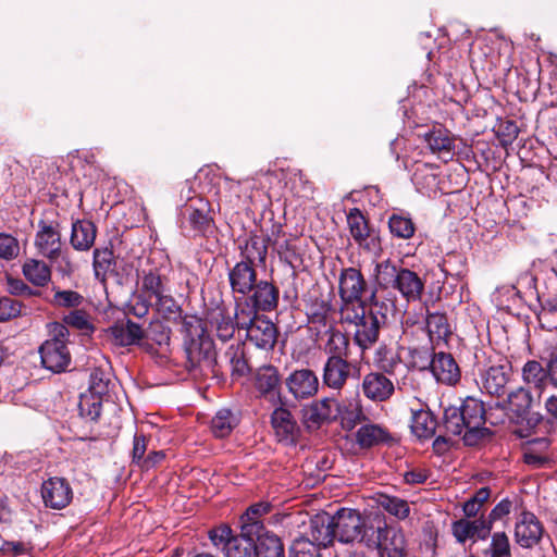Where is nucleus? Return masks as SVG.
<instances>
[{
	"instance_id": "nucleus-60",
	"label": "nucleus",
	"mask_w": 557,
	"mask_h": 557,
	"mask_svg": "<svg viewBox=\"0 0 557 557\" xmlns=\"http://www.w3.org/2000/svg\"><path fill=\"white\" fill-rule=\"evenodd\" d=\"M377 364L384 373L389 375L396 372V369L401 366V359L399 356L388 349L386 347H381L377 350Z\"/></svg>"
},
{
	"instance_id": "nucleus-51",
	"label": "nucleus",
	"mask_w": 557,
	"mask_h": 557,
	"mask_svg": "<svg viewBox=\"0 0 557 557\" xmlns=\"http://www.w3.org/2000/svg\"><path fill=\"white\" fill-rule=\"evenodd\" d=\"M276 250L280 259L292 268H296V265L301 262L297 238H286L282 242H276Z\"/></svg>"
},
{
	"instance_id": "nucleus-48",
	"label": "nucleus",
	"mask_w": 557,
	"mask_h": 557,
	"mask_svg": "<svg viewBox=\"0 0 557 557\" xmlns=\"http://www.w3.org/2000/svg\"><path fill=\"white\" fill-rule=\"evenodd\" d=\"M272 504L270 502H259L249 506L246 512L242 516V527L246 528L248 524L265 525L264 517L272 511Z\"/></svg>"
},
{
	"instance_id": "nucleus-2",
	"label": "nucleus",
	"mask_w": 557,
	"mask_h": 557,
	"mask_svg": "<svg viewBox=\"0 0 557 557\" xmlns=\"http://www.w3.org/2000/svg\"><path fill=\"white\" fill-rule=\"evenodd\" d=\"M51 337L47 339L39 349L42 366L60 373L66 370L71 362V354L67 348L69 329L65 325L54 322L50 324Z\"/></svg>"
},
{
	"instance_id": "nucleus-55",
	"label": "nucleus",
	"mask_w": 557,
	"mask_h": 557,
	"mask_svg": "<svg viewBox=\"0 0 557 557\" xmlns=\"http://www.w3.org/2000/svg\"><path fill=\"white\" fill-rule=\"evenodd\" d=\"M308 323L315 337L322 338L325 333L336 327L335 311L310 318Z\"/></svg>"
},
{
	"instance_id": "nucleus-57",
	"label": "nucleus",
	"mask_w": 557,
	"mask_h": 557,
	"mask_svg": "<svg viewBox=\"0 0 557 557\" xmlns=\"http://www.w3.org/2000/svg\"><path fill=\"white\" fill-rule=\"evenodd\" d=\"M320 547L309 541L308 536L296 537L289 547V557H319Z\"/></svg>"
},
{
	"instance_id": "nucleus-16",
	"label": "nucleus",
	"mask_w": 557,
	"mask_h": 557,
	"mask_svg": "<svg viewBox=\"0 0 557 557\" xmlns=\"http://www.w3.org/2000/svg\"><path fill=\"white\" fill-rule=\"evenodd\" d=\"M271 425L280 443L285 445L296 443L299 426L288 409L284 407L275 408L271 414Z\"/></svg>"
},
{
	"instance_id": "nucleus-20",
	"label": "nucleus",
	"mask_w": 557,
	"mask_h": 557,
	"mask_svg": "<svg viewBox=\"0 0 557 557\" xmlns=\"http://www.w3.org/2000/svg\"><path fill=\"white\" fill-rule=\"evenodd\" d=\"M255 387L261 397L275 403L281 399V376L274 366L260 367L255 374Z\"/></svg>"
},
{
	"instance_id": "nucleus-14",
	"label": "nucleus",
	"mask_w": 557,
	"mask_h": 557,
	"mask_svg": "<svg viewBox=\"0 0 557 557\" xmlns=\"http://www.w3.org/2000/svg\"><path fill=\"white\" fill-rule=\"evenodd\" d=\"M288 392L298 400L308 399L319 391V380L310 369L293 371L285 381Z\"/></svg>"
},
{
	"instance_id": "nucleus-40",
	"label": "nucleus",
	"mask_w": 557,
	"mask_h": 557,
	"mask_svg": "<svg viewBox=\"0 0 557 557\" xmlns=\"http://www.w3.org/2000/svg\"><path fill=\"white\" fill-rule=\"evenodd\" d=\"M181 318V333L184 335V344L197 342L202 337H210L203 321L197 315H184Z\"/></svg>"
},
{
	"instance_id": "nucleus-61",
	"label": "nucleus",
	"mask_w": 557,
	"mask_h": 557,
	"mask_svg": "<svg viewBox=\"0 0 557 557\" xmlns=\"http://www.w3.org/2000/svg\"><path fill=\"white\" fill-rule=\"evenodd\" d=\"M235 536L236 535H233L232 529L227 524H221L208 532V537L211 543L216 548L222 549L223 553H225L228 542H231Z\"/></svg>"
},
{
	"instance_id": "nucleus-22",
	"label": "nucleus",
	"mask_w": 557,
	"mask_h": 557,
	"mask_svg": "<svg viewBox=\"0 0 557 557\" xmlns=\"http://www.w3.org/2000/svg\"><path fill=\"white\" fill-rule=\"evenodd\" d=\"M451 532L459 543L486 540L491 534V523L483 517L474 520L460 519L453 522Z\"/></svg>"
},
{
	"instance_id": "nucleus-26",
	"label": "nucleus",
	"mask_w": 557,
	"mask_h": 557,
	"mask_svg": "<svg viewBox=\"0 0 557 557\" xmlns=\"http://www.w3.org/2000/svg\"><path fill=\"white\" fill-rule=\"evenodd\" d=\"M437 420L426 405H420V408H411L412 434L423 441L432 438L435 435Z\"/></svg>"
},
{
	"instance_id": "nucleus-35",
	"label": "nucleus",
	"mask_w": 557,
	"mask_h": 557,
	"mask_svg": "<svg viewBox=\"0 0 557 557\" xmlns=\"http://www.w3.org/2000/svg\"><path fill=\"white\" fill-rule=\"evenodd\" d=\"M235 298V314L234 321L239 330H247L257 319L261 315L258 314L259 310L251 301L245 296H234Z\"/></svg>"
},
{
	"instance_id": "nucleus-54",
	"label": "nucleus",
	"mask_w": 557,
	"mask_h": 557,
	"mask_svg": "<svg viewBox=\"0 0 557 557\" xmlns=\"http://www.w3.org/2000/svg\"><path fill=\"white\" fill-rule=\"evenodd\" d=\"M63 325L74 327L85 334L94 332V325L90 322V317L85 310L75 309L69 312L63 318Z\"/></svg>"
},
{
	"instance_id": "nucleus-62",
	"label": "nucleus",
	"mask_w": 557,
	"mask_h": 557,
	"mask_svg": "<svg viewBox=\"0 0 557 557\" xmlns=\"http://www.w3.org/2000/svg\"><path fill=\"white\" fill-rule=\"evenodd\" d=\"M84 302V297L75 290H57L52 304L58 307L77 308Z\"/></svg>"
},
{
	"instance_id": "nucleus-41",
	"label": "nucleus",
	"mask_w": 557,
	"mask_h": 557,
	"mask_svg": "<svg viewBox=\"0 0 557 557\" xmlns=\"http://www.w3.org/2000/svg\"><path fill=\"white\" fill-rule=\"evenodd\" d=\"M224 358L230 364L231 375L234 380L248 373V363L245 359L244 349L239 345L230 346L224 354Z\"/></svg>"
},
{
	"instance_id": "nucleus-44",
	"label": "nucleus",
	"mask_w": 557,
	"mask_h": 557,
	"mask_svg": "<svg viewBox=\"0 0 557 557\" xmlns=\"http://www.w3.org/2000/svg\"><path fill=\"white\" fill-rule=\"evenodd\" d=\"M237 424V419L230 409H221L212 418L211 431L214 436L223 438L227 436L234 426Z\"/></svg>"
},
{
	"instance_id": "nucleus-23",
	"label": "nucleus",
	"mask_w": 557,
	"mask_h": 557,
	"mask_svg": "<svg viewBox=\"0 0 557 557\" xmlns=\"http://www.w3.org/2000/svg\"><path fill=\"white\" fill-rule=\"evenodd\" d=\"M246 336L256 347L269 350L276 343L277 329L272 321L261 315L246 330Z\"/></svg>"
},
{
	"instance_id": "nucleus-43",
	"label": "nucleus",
	"mask_w": 557,
	"mask_h": 557,
	"mask_svg": "<svg viewBox=\"0 0 557 557\" xmlns=\"http://www.w3.org/2000/svg\"><path fill=\"white\" fill-rule=\"evenodd\" d=\"M535 401H540L537 394L533 396L528 387H519L508 394V403L517 414L525 413Z\"/></svg>"
},
{
	"instance_id": "nucleus-21",
	"label": "nucleus",
	"mask_w": 557,
	"mask_h": 557,
	"mask_svg": "<svg viewBox=\"0 0 557 557\" xmlns=\"http://www.w3.org/2000/svg\"><path fill=\"white\" fill-rule=\"evenodd\" d=\"M107 332L115 345L123 347L138 344L145 335L143 326L127 318L115 321Z\"/></svg>"
},
{
	"instance_id": "nucleus-52",
	"label": "nucleus",
	"mask_w": 557,
	"mask_h": 557,
	"mask_svg": "<svg viewBox=\"0 0 557 557\" xmlns=\"http://www.w3.org/2000/svg\"><path fill=\"white\" fill-rule=\"evenodd\" d=\"M110 381V373L101 367H96L91 370L89 375L88 392L103 397L109 392Z\"/></svg>"
},
{
	"instance_id": "nucleus-64",
	"label": "nucleus",
	"mask_w": 557,
	"mask_h": 557,
	"mask_svg": "<svg viewBox=\"0 0 557 557\" xmlns=\"http://www.w3.org/2000/svg\"><path fill=\"white\" fill-rule=\"evenodd\" d=\"M492 557H510V543L505 532H495L491 542Z\"/></svg>"
},
{
	"instance_id": "nucleus-31",
	"label": "nucleus",
	"mask_w": 557,
	"mask_h": 557,
	"mask_svg": "<svg viewBox=\"0 0 557 557\" xmlns=\"http://www.w3.org/2000/svg\"><path fill=\"white\" fill-rule=\"evenodd\" d=\"M96 235L97 227L91 221L76 220L72 224L70 243L75 250L87 251L94 246Z\"/></svg>"
},
{
	"instance_id": "nucleus-58",
	"label": "nucleus",
	"mask_w": 557,
	"mask_h": 557,
	"mask_svg": "<svg viewBox=\"0 0 557 557\" xmlns=\"http://www.w3.org/2000/svg\"><path fill=\"white\" fill-rule=\"evenodd\" d=\"M18 239L9 233H0V259L5 261L14 260L20 255Z\"/></svg>"
},
{
	"instance_id": "nucleus-7",
	"label": "nucleus",
	"mask_w": 557,
	"mask_h": 557,
	"mask_svg": "<svg viewBox=\"0 0 557 557\" xmlns=\"http://www.w3.org/2000/svg\"><path fill=\"white\" fill-rule=\"evenodd\" d=\"M465 417L467 431L463 434V442L469 445H475L481 440L487 429L485 424V410L483 403L473 397H467L459 407Z\"/></svg>"
},
{
	"instance_id": "nucleus-46",
	"label": "nucleus",
	"mask_w": 557,
	"mask_h": 557,
	"mask_svg": "<svg viewBox=\"0 0 557 557\" xmlns=\"http://www.w3.org/2000/svg\"><path fill=\"white\" fill-rule=\"evenodd\" d=\"M347 223L354 239L362 245L369 236V227L361 211L357 208L351 209L347 214Z\"/></svg>"
},
{
	"instance_id": "nucleus-11",
	"label": "nucleus",
	"mask_w": 557,
	"mask_h": 557,
	"mask_svg": "<svg viewBox=\"0 0 557 557\" xmlns=\"http://www.w3.org/2000/svg\"><path fill=\"white\" fill-rule=\"evenodd\" d=\"M511 376V363L500 359L481 373V389L492 396L500 397L506 394L507 384Z\"/></svg>"
},
{
	"instance_id": "nucleus-53",
	"label": "nucleus",
	"mask_w": 557,
	"mask_h": 557,
	"mask_svg": "<svg viewBox=\"0 0 557 557\" xmlns=\"http://www.w3.org/2000/svg\"><path fill=\"white\" fill-rule=\"evenodd\" d=\"M388 227L394 236L404 239L412 237L416 231L412 220L399 214H393L389 218Z\"/></svg>"
},
{
	"instance_id": "nucleus-4",
	"label": "nucleus",
	"mask_w": 557,
	"mask_h": 557,
	"mask_svg": "<svg viewBox=\"0 0 557 557\" xmlns=\"http://www.w3.org/2000/svg\"><path fill=\"white\" fill-rule=\"evenodd\" d=\"M332 519L335 540L344 544L363 542L367 523L359 510L341 508L332 516Z\"/></svg>"
},
{
	"instance_id": "nucleus-5",
	"label": "nucleus",
	"mask_w": 557,
	"mask_h": 557,
	"mask_svg": "<svg viewBox=\"0 0 557 557\" xmlns=\"http://www.w3.org/2000/svg\"><path fill=\"white\" fill-rule=\"evenodd\" d=\"M243 535L252 541L256 557H285L282 540L265 525L248 524L243 528Z\"/></svg>"
},
{
	"instance_id": "nucleus-28",
	"label": "nucleus",
	"mask_w": 557,
	"mask_h": 557,
	"mask_svg": "<svg viewBox=\"0 0 557 557\" xmlns=\"http://www.w3.org/2000/svg\"><path fill=\"white\" fill-rule=\"evenodd\" d=\"M398 280L395 281L394 289L398 290L399 294L408 301H418L421 299L424 290V281L409 269H400Z\"/></svg>"
},
{
	"instance_id": "nucleus-13",
	"label": "nucleus",
	"mask_w": 557,
	"mask_h": 557,
	"mask_svg": "<svg viewBox=\"0 0 557 557\" xmlns=\"http://www.w3.org/2000/svg\"><path fill=\"white\" fill-rule=\"evenodd\" d=\"M58 224L39 221L35 237V246L39 253L53 261L61 256V233Z\"/></svg>"
},
{
	"instance_id": "nucleus-17",
	"label": "nucleus",
	"mask_w": 557,
	"mask_h": 557,
	"mask_svg": "<svg viewBox=\"0 0 557 557\" xmlns=\"http://www.w3.org/2000/svg\"><path fill=\"white\" fill-rule=\"evenodd\" d=\"M338 404L336 399L323 398L312 403L304 410V422L308 429H319L322 424L336 419Z\"/></svg>"
},
{
	"instance_id": "nucleus-32",
	"label": "nucleus",
	"mask_w": 557,
	"mask_h": 557,
	"mask_svg": "<svg viewBox=\"0 0 557 557\" xmlns=\"http://www.w3.org/2000/svg\"><path fill=\"white\" fill-rule=\"evenodd\" d=\"M547 379V370L536 360H529L522 367V381L525 387L537 394V399H541Z\"/></svg>"
},
{
	"instance_id": "nucleus-18",
	"label": "nucleus",
	"mask_w": 557,
	"mask_h": 557,
	"mask_svg": "<svg viewBox=\"0 0 557 557\" xmlns=\"http://www.w3.org/2000/svg\"><path fill=\"white\" fill-rule=\"evenodd\" d=\"M430 369L438 383L449 386L457 384L461 376L459 366L448 352H435L431 360Z\"/></svg>"
},
{
	"instance_id": "nucleus-25",
	"label": "nucleus",
	"mask_w": 557,
	"mask_h": 557,
	"mask_svg": "<svg viewBox=\"0 0 557 557\" xmlns=\"http://www.w3.org/2000/svg\"><path fill=\"white\" fill-rule=\"evenodd\" d=\"M246 297L259 311L271 312L278 305L280 290L271 282L261 280Z\"/></svg>"
},
{
	"instance_id": "nucleus-19",
	"label": "nucleus",
	"mask_w": 557,
	"mask_h": 557,
	"mask_svg": "<svg viewBox=\"0 0 557 557\" xmlns=\"http://www.w3.org/2000/svg\"><path fill=\"white\" fill-rule=\"evenodd\" d=\"M361 387L363 395L372 401H386L395 392L394 383L382 372L366 374Z\"/></svg>"
},
{
	"instance_id": "nucleus-6",
	"label": "nucleus",
	"mask_w": 557,
	"mask_h": 557,
	"mask_svg": "<svg viewBox=\"0 0 557 557\" xmlns=\"http://www.w3.org/2000/svg\"><path fill=\"white\" fill-rule=\"evenodd\" d=\"M367 288V281L360 270L351 267L342 269L338 276L341 308H356L359 304H364L361 299Z\"/></svg>"
},
{
	"instance_id": "nucleus-15",
	"label": "nucleus",
	"mask_w": 557,
	"mask_h": 557,
	"mask_svg": "<svg viewBox=\"0 0 557 557\" xmlns=\"http://www.w3.org/2000/svg\"><path fill=\"white\" fill-rule=\"evenodd\" d=\"M228 282L231 290L234 296H248L253 286L259 282L257 280L256 267L247 262H236L233 268L228 270Z\"/></svg>"
},
{
	"instance_id": "nucleus-9",
	"label": "nucleus",
	"mask_w": 557,
	"mask_h": 557,
	"mask_svg": "<svg viewBox=\"0 0 557 557\" xmlns=\"http://www.w3.org/2000/svg\"><path fill=\"white\" fill-rule=\"evenodd\" d=\"M374 542L381 557H405L407 542L400 527L384 523L377 527Z\"/></svg>"
},
{
	"instance_id": "nucleus-38",
	"label": "nucleus",
	"mask_w": 557,
	"mask_h": 557,
	"mask_svg": "<svg viewBox=\"0 0 557 557\" xmlns=\"http://www.w3.org/2000/svg\"><path fill=\"white\" fill-rule=\"evenodd\" d=\"M323 336H326L323 349L327 355V358H331L332 356L342 358L349 357V338L341 330L335 327Z\"/></svg>"
},
{
	"instance_id": "nucleus-37",
	"label": "nucleus",
	"mask_w": 557,
	"mask_h": 557,
	"mask_svg": "<svg viewBox=\"0 0 557 557\" xmlns=\"http://www.w3.org/2000/svg\"><path fill=\"white\" fill-rule=\"evenodd\" d=\"M375 502L379 508L395 517L397 520H405L410 515V506L408 502L400 497L379 493Z\"/></svg>"
},
{
	"instance_id": "nucleus-36",
	"label": "nucleus",
	"mask_w": 557,
	"mask_h": 557,
	"mask_svg": "<svg viewBox=\"0 0 557 557\" xmlns=\"http://www.w3.org/2000/svg\"><path fill=\"white\" fill-rule=\"evenodd\" d=\"M208 320L215 327L216 336L221 341L226 342L234 336L237 325L225 309L216 308L209 314Z\"/></svg>"
},
{
	"instance_id": "nucleus-8",
	"label": "nucleus",
	"mask_w": 557,
	"mask_h": 557,
	"mask_svg": "<svg viewBox=\"0 0 557 557\" xmlns=\"http://www.w3.org/2000/svg\"><path fill=\"white\" fill-rule=\"evenodd\" d=\"M358 374V368L348 358H326L322 371V383L334 391H341L350 377Z\"/></svg>"
},
{
	"instance_id": "nucleus-30",
	"label": "nucleus",
	"mask_w": 557,
	"mask_h": 557,
	"mask_svg": "<svg viewBox=\"0 0 557 557\" xmlns=\"http://www.w3.org/2000/svg\"><path fill=\"white\" fill-rule=\"evenodd\" d=\"M267 253L265 239L260 236L250 235L244 243L239 244L240 262H247L257 268V265L265 263Z\"/></svg>"
},
{
	"instance_id": "nucleus-56",
	"label": "nucleus",
	"mask_w": 557,
	"mask_h": 557,
	"mask_svg": "<svg viewBox=\"0 0 557 557\" xmlns=\"http://www.w3.org/2000/svg\"><path fill=\"white\" fill-rule=\"evenodd\" d=\"M334 308L332 306V301L330 297H324L322 295L309 294L306 300V312L308 319L313 318L315 315L324 314L330 311H333Z\"/></svg>"
},
{
	"instance_id": "nucleus-45",
	"label": "nucleus",
	"mask_w": 557,
	"mask_h": 557,
	"mask_svg": "<svg viewBox=\"0 0 557 557\" xmlns=\"http://www.w3.org/2000/svg\"><path fill=\"white\" fill-rule=\"evenodd\" d=\"M102 409V397L94 395L89 392L81 394L78 410L83 418L96 421L101 413Z\"/></svg>"
},
{
	"instance_id": "nucleus-12",
	"label": "nucleus",
	"mask_w": 557,
	"mask_h": 557,
	"mask_svg": "<svg viewBox=\"0 0 557 557\" xmlns=\"http://www.w3.org/2000/svg\"><path fill=\"white\" fill-rule=\"evenodd\" d=\"M544 528L537 517L530 511H522L515 524V540L523 548L537 545L543 536Z\"/></svg>"
},
{
	"instance_id": "nucleus-27",
	"label": "nucleus",
	"mask_w": 557,
	"mask_h": 557,
	"mask_svg": "<svg viewBox=\"0 0 557 557\" xmlns=\"http://www.w3.org/2000/svg\"><path fill=\"white\" fill-rule=\"evenodd\" d=\"M356 443L360 448L368 449L380 445H389L394 438L388 430L380 424L366 423L356 434Z\"/></svg>"
},
{
	"instance_id": "nucleus-34",
	"label": "nucleus",
	"mask_w": 557,
	"mask_h": 557,
	"mask_svg": "<svg viewBox=\"0 0 557 557\" xmlns=\"http://www.w3.org/2000/svg\"><path fill=\"white\" fill-rule=\"evenodd\" d=\"M22 272L25 278L37 287L46 286L51 280V269L42 260L27 259Z\"/></svg>"
},
{
	"instance_id": "nucleus-42",
	"label": "nucleus",
	"mask_w": 557,
	"mask_h": 557,
	"mask_svg": "<svg viewBox=\"0 0 557 557\" xmlns=\"http://www.w3.org/2000/svg\"><path fill=\"white\" fill-rule=\"evenodd\" d=\"M426 331L431 341L446 339L450 335L447 317L441 312L428 313Z\"/></svg>"
},
{
	"instance_id": "nucleus-47",
	"label": "nucleus",
	"mask_w": 557,
	"mask_h": 557,
	"mask_svg": "<svg viewBox=\"0 0 557 557\" xmlns=\"http://www.w3.org/2000/svg\"><path fill=\"white\" fill-rule=\"evenodd\" d=\"M400 269L394 264L389 259L384 260L375 265V277L377 284L383 288H394L395 281L398 280Z\"/></svg>"
},
{
	"instance_id": "nucleus-29",
	"label": "nucleus",
	"mask_w": 557,
	"mask_h": 557,
	"mask_svg": "<svg viewBox=\"0 0 557 557\" xmlns=\"http://www.w3.org/2000/svg\"><path fill=\"white\" fill-rule=\"evenodd\" d=\"M335 540L332 516L327 513L317 515L310 520L309 541L317 546L327 547Z\"/></svg>"
},
{
	"instance_id": "nucleus-59",
	"label": "nucleus",
	"mask_w": 557,
	"mask_h": 557,
	"mask_svg": "<svg viewBox=\"0 0 557 557\" xmlns=\"http://www.w3.org/2000/svg\"><path fill=\"white\" fill-rule=\"evenodd\" d=\"M156 310L165 319H176L181 317L182 310L177 301L172 296V292L163 296L162 299L153 302Z\"/></svg>"
},
{
	"instance_id": "nucleus-3",
	"label": "nucleus",
	"mask_w": 557,
	"mask_h": 557,
	"mask_svg": "<svg viewBox=\"0 0 557 557\" xmlns=\"http://www.w3.org/2000/svg\"><path fill=\"white\" fill-rule=\"evenodd\" d=\"M184 350L186 355L185 368L191 376L198 379L218 373L214 343L210 337H202L197 342L193 341L184 344Z\"/></svg>"
},
{
	"instance_id": "nucleus-24",
	"label": "nucleus",
	"mask_w": 557,
	"mask_h": 557,
	"mask_svg": "<svg viewBox=\"0 0 557 557\" xmlns=\"http://www.w3.org/2000/svg\"><path fill=\"white\" fill-rule=\"evenodd\" d=\"M139 290L152 302L162 299L171 290L169 277L159 269L144 271Z\"/></svg>"
},
{
	"instance_id": "nucleus-49",
	"label": "nucleus",
	"mask_w": 557,
	"mask_h": 557,
	"mask_svg": "<svg viewBox=\"0 0 557 557\" xmlns=\"http://www.w3.org/2000/svg\"><path fill=\"white\" fill-rule=\"evenodd\" d=\"M224 557H256L252 541L243 535V527H240V534L226 545Z\"/></svg>"
},
{
	"instance_id": "nucleus-63",
	"label": "nucleus",
	"mask_w": 557,
	"mask_h": 557,
	"mask_svg": "<svg viewBox=\"0 0 557 557\" xmlns=\"http://www.w3.org/2000/svg\"><path fill=\"white\" fill-rule=\"evenodd\" d=\"M151 306H153V302L139 290L138 294L129 300L127 310L128 313L137 318H144L148 314Z\"/></svg>"
},
{
	"instance_id": "nucleus-33",
	"label": "nucleus",
	"mask_w": 557,
	"mask_h": 557,
	"mask_svg": "<svg viewBox=\"0 0 557 557\" xmlns=\"http://www.w3.org/2000/svg\"><path fill=\"white\" fill-rule=\"evenodd\" d=\"M424 140L432 153L437 154L444 160L453 157L455 144L447 131L442 128L433 129L425 134Z\"/></svg>"
},
{
	"instance_id": "nucleus-50",
	"label": "nucleus",
	"mask_w": 557,
	"mask_h": 557,
	"mask_svg": "<svg viewBox=\"0 0 557 557\" xmlns=\"http://www.w3.org/2000/svg\"><path fill=\"white\" fill-rule=\"evenodd\" d=\"M443 423L445 430L453 435H461L467 431L465 417L459 407H448L444 410Z\"/></svg>"
},
{
	"instance_id": "nucleus-39",
	"label": "nucleus",
	"mask_w": 557,
	"mask_h": 557,
	"mask_svg": "<svg viewBox=\"0 0 557 557\" xmlns=\"http://www.w3.org/2000/svg\"><path fill=\"white\" fill-rule=\"evenodd\" d=\"M116 265L113 251L109 247L96 248L92 253V267L97 280L104 282L108 273Z\"/></svg>"
},
{
	"instance_id": "nucleus-10",
	"label": "nucleus",
	"mask_w": 557,
	"mask_h": 557,
	"mask_svg": "<svg viewBox=\"0 0 557 557\" xmlns=\"http://www.w3.org/2000/svg\"><path fill=\"white\" fill-rule=\"evenodd\" d=\"M41 498L46 507L61 510L71 504L73 490L66 479L49 478L41 484Z\"/></svg>"
},
{
	"instance_id": "nucleus-1",
	"label": "nucleus",
	"mask_w": 557,
	"mask_h": 557,
	"mask_svg": "<svg viewBox=\"0 0 557 557\" xmlns=\"http://www.w3.org/2000/svg\"><path fill=\"white\" fill-rule=\"evenodd\" d=\"M383 302L373 301L368 307L359 304L356 308H341L343 323L355 326L354 343L362 350H368L379 341L380 331L387 322L383 312Z\"/></svg>"
}]
</instances>
